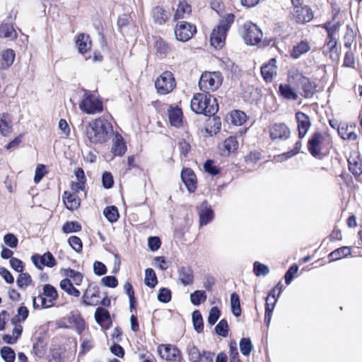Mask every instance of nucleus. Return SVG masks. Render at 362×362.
<instances>
[{
  "label": "nucleus",
  "mask_w": 362,
  "mask_h": 362,
  "mask_svg": "<svg viewBox=\"0 0 362 362\" xmlns=\"http://www.w3.org/2000/svg\"><path fill=\"white\" fill-rule=\"evenodd\" d=\"M170 16L169 12L160 6H156L152 10V16L154 21L160 25L165 23Z\"/></svg>",
  "instance_id": "nucleus-26"
},
{
  "label": "nucleus",
  "mask_w": 362,
  "mask_h": 362,
  "mask_svg": "<svg viewBox=\"0 0 362 362\" xmlns=\"http://www.w3.org/2000/svg\"><path fill=\"white\" fill-rule=\"evenodd\" d=\"M1 356L6 362H14L16 358L14 351L8 346H4L1 349Z\"/></svg>",
  "instance_id": "nucleus-50"
},
{
  "label": "nucleus",
  "mask_w": 362,
  "mask_h": 362,
  "mask_svg": "<svg viewBox=\"0 0 362 362\" xmlns=\"http://www.w3.org/2000/svg\"><path fill=\"white\" fill-rule=\"evenodd\" d=\"M13 130L11 117L8 113L0 114V134L7 136Z\"/></svg>",
  "instance_id": "nucleus-21"
},
{
  "label": "nucleus",
  "mask_w": 362,
  "mask_h": 362,
  "mask_svg": "<svg viewBox=\"0 0 362 362\" xmlns=\"http://www.w3.org/2000/svg\"><path fill=\"white\" fill-rule=\"evenodd\" d=\"M161 241L158 237L151 236L148 239V245L151 251H156L159 249Z\"/></svg>",
  "instance_id": "nucleus-62"
},
{
  "label": "nucleus",
  "mask_w": 362,
  "mask_h": 362,
  "mask_svg": "<svg viewBox=\"0 0 362 362\" xmlns=\"http://www.w3.org/2000/svg\"><path fill=\"white\" fill-rule=\"evenodd\" d=\"M76 44L78 52L81 54L86 52L91 47V41L88 35L80 33L77 35Z\"/></svg>",
  "instance_id": "nucleus-22"
},
{
  "label": "nucleus",
  "mask_w": 362,
  "mask_h": 362,
  "mask_svg": "<svg viewBox=\"0 0 362 362\" xmlns=\"http://www.w3.org/2000/svg\"><path fill=\"white\" fill-rule=\"evenodd\" d=\"M223 81L221 74L219 71L204 72L201 75L199 86L201 90L209 93L216 90Z\"/></svg>",
  "instance_id": "nucleus-5"
},
{
  "label": "nucleus",
  "mask_w": 362,
  "mask_h": 362,
  "mask_svg": "<svg viewBox=\"0 0 362 362\" xmlns=\"http://www.w3.org/2000/svg\"><path fill=\"white\" fill-rule=\"evenodd\" d=\"M327 33V47L329 51H332L337 45V41L335 37L336 32L338 29V26L336 24L331 25V23L328 22L322 25Z\"/></svg>",
  "instance_id": "nucleus-17"
},
{
  "label": "nucleus",
  "mask_w": 362,
  "mask_h": 362,
  "mask_svg": "<svg viewBox=\"0 0 362 362\" xmlns=\"http://www.w3.org/2000/svg\"><path fill=\"white\" fill-rule=\"evenodd\" d=\"M293 16L297 22L306 23L310 21L313 18V13L311 8L307 6L295 7Z\"/></svg>",
  "instance_id": "nucleus-19"
},
{
  "label": "nucleus",
  "mask_w": 362,
  "mask_h": 362,
  "mask_svg": "<svg viewBox=\"0 0 362 362\" xmlns=\"http://www.w3.org/2000/svg\"><path fill=\"white\" fill-rule=\"evenodd\" d=\"M231 121L235 125H242L247 119L246 114L240 110H234L230 114Z\"/></svg>",
  "instance_id": "nucleus-44"
},
{
  "label": "nucleus",
  "mask_w": 362,
  "mask_h": 362,
  "mask_svg": "<svg viewBox=\"0 0 362 362\" xmlns=\"http://www.w3.org/2000/svg\"><path fill=\"white\" fill-rule=\"evenodd\" d=\"M351 254V248L346 246L336 249L329 255V261H337Z\"/></svg>",
  "instance_id": "nucleus-30"
},
{
  "label": "nucleus",
  "mask_w": 362,
  "mask_h": 362,
  "mask_svg": "<svg viewBox=\"0 0 362 362\" xmlns=\"http://www.w3.org/2000/svg\"><path fill=\"white\" fill-rule=\"evenodd\" d=\"M290 136L288 127L284 123H275L270 127V137L272 140H285Z\"/></svg>",
  "instance_id": "nucleus-12"
},
{
  "label": "nucleus",
  "mask_w": 362,
  "mask_h": 362,
  "mask_svg": "<svg viewBox=\"0 0 362 362\" xmlns=\"http://www.w3.org/2000/svg\"><path fill=\"white\" fill-rule=\"evenodd\" d=\"M199 224L201 226H206L214 218V211L208 204L206 201H204L199 211Z\"/></svg>",
  "instance_id": "nucleus-14"
},
{
  "label": "nucleus",
  "mask_w": 362,
  "mask_h": 362,
  "mask_svg": "<svg viewBox=\"0 0 362 362\" xmlns=\"http://www.w3.org/2000/svg\"><path fill=\"white\" fill-rule=\"evenodd\" d=\"M205 171L211 175H216L219 173L218 169L214 164V161L211 160H207L204 165Z\"/></svg>",
  "instance_id": "nucleus-63"
},
{
  "label": "nucleus",
  "mask_w": 362,
  "mask_h": 362,
  "mask_svg": "<svg viewBox=\"0 0 362 362\" xmlns=\"http://www.w3.org/2000/svg\"><path fill=\"white\" fill-rule=\"evenodd\" d=\"M181 178L189 192H194L197 189V177L194 171L189 168H183Z\"/></svg>",
  "instance_id": "nucleus-11"
},
{
  "label": "nucleus",
  "mask_w": 362,
  "mask_h": 362,
  "mask_svg": "<svg viewBox=\"0 0 362 362\" xmlns=\"http://www.w3.org/2000/svg\"><path fill=\"white\" fill-rule=\"evenodd\" d=\"M103 186L105 189H110L113 186L114 180L112 174L109 172H104L102 176Z\"/></svg>",
  "instance_id": "nucleus-59"
},
{
  "label": "nucleus",
  "mask_w": 362,
  "mask_h": 362,
  "mask_svg": "<svg viewBox=\"0 0 362 362\" xmlns=\"http://www.w3.org/2000/svg\"><path fill=\"white\" fill-rule=\"evenodd\" d=\"M79 107L87 114L99 113L103 110V101L95 93L85 90Z\"/></svg>",
  "instance_id": "nucleus-4"
},
{
  "label": "nucleus",
  "mask_w": 362,
  "mask_h": 362,
  "mask_svg": "<svg viewBox=\"0 0 362 362\" xmlns=\"http://www.w3.org/2000/svg\"><path fill=\"white\" fill-rule=\"evenodd\" d=\"M217 334L226 337L228 334V325L226 319H222L215 327Z\"/></svg>",
  "instance_id": "nucleus-49"
},
{
  "label": "nucleus",
  "mask_w": 362,
  "mask_h": 362,
  "mask_svg": "<svg viewBox=\"0 0 362 362\" xmlns=\"http://www.w3.org/2000/svg\"><path fill=\"white\" fill-rule=\"evenodd\" d=\"M158 352L160 357L170 362H182L180 351L171 344H160L158 347Z\"/></svg>",
  "instance_id": "nucleus-8"
},
{
  "label": "nucleus",
  "mask_w": 362,
  "mask_h": 362,
  "mask_svg": "<svg viewBox=\"0 0 362 362\" xmlns=\"http://www.w3.org/2000/svg\"><path fill=\"white\" fill-rule=\"evenodd\" d=\"M241 36L248 45H256L260 42L263 33L259 27L251 22L244 24Z\"/></svg>",
  "instance_id": "nucleus-6"
},
{
  "label": "nucleus",
  "mask_w": 362,
  "mask_h": 362,
  "mask_svg": "<svg viewBox=\"0 0 362 362\" xmlns=\"http://www.w3.org/2000/svg\"><path fill=\"white\" fill-rule=\"evenodd\" d=\"M253 272L257 276H265L269 273V268L268 266L256 261L253 264Z\"/></svg>",
  "instance_id": "nucleus-45"
},
{
  "label": "nucleus",
  "mask_w": 362,
  "mask_h": 362,
  "mask_svg": "<svg viewBox=\"0 0 362 362\" xmlns=\"http://www.w3.org/2000/svg\"><path fill=\"white\" fill-rule=\"evenodd\" d=\"M42 294L52 305H54V301L58 298L57 291L51 284L44 285Z\"/></svg>",
  "instance_id": "nucleus-31"
},
{
  "label": "nucleus",
  "mask_w": 362,
  "mask_h": 362,
  "mask_svg": "<svg viewBox=\"0 0 362 362\" xmlns=\"http://www.w3.org/2000/svg\"><path fill=\"white\" fill-rule=\"evenodd\" d=\"M63 200L69 209L73 210L77 209L80 206V199L75 193L71 194L64 192Z\"/></svg>",
  "instance_id": "nucleus-27"
},
{
  "label": "nucleus",
  "mask_w": 362,
  "mask_h": 362,
  "mask_svg": "<svg viewBox=\"0 0 362 362\" xmlns=\"http://www.w3.org/2000/svg\"><path fill=\"white\" fill-rule=\"evenodd\" d=\"M33 306L34 309L42 310L45 308H49L53 305L48 302L46 297L42 295H39L37 297H34L33 299Z\"/></svg>",
  "instance_id": "nucleus-33"
},
{
  "label": "nucleus",
  "mask_w": 362,
  "mask_h": 362,
  "mask_svg": "<svg viewBox=\"0 0 362 362\" xmlns=\"http://www.w3.org/2000/svg\"><path fill=\"white\" fill-rule=\"evenodd\" d=\"M32 282V279L28 273L21 272L19 274L16 283L20 288H25Z\"/></svg>",
  "instance_id": "nucleus-47"
},
{
  "label": "nucleus",
  "mask_w": 362,
  "mask_h": 362,
  "mask_svg": "<svg viewBox=\"0 0 362 362\" xmlns=\"http://www.w3.org/2000/svg\"><path fill=\"white\" fill-rule=\"evenodd\" d=\"M105 218L111 223L116 222L119 217L117 208L115 206H107L103 211Z\"/></svg>",
  "instance_id": "nucleus-40"
},
{
  "label": "nucleus",
  "mask_w": 362,
  "mask_h": 362,
  "mask_svg": "<svg viewBox=\"0 0 362 362\" xmlns=\"http://www.w3.org/2000/svg\"><path fill=\"white\" fill-rule=\"evenodd\" d=\"M189 360L191 362H202V356L199 349L194 344H189L187 348Z\"/></svg>",
  "instance_id": "nucleus-39"
},
{
  "label": "nucleus",
  "mask_w": 362,
  "mask_h": 362,
  "mask_svg": "<svg viewBox=\"0 0 362 362\" xmlns=\"http://www.w3.org/2000/svg\"><path fill=\"white\" fill-rule=\"evenodd\" d=\"M221 316V311L217 307H212L209 311L207 322L209 325H214Z\"/></svg>",
  "instance_id": "nucleus-56"
},
{
  "label": "nucleus",
  "mask_w": 362,
  "mask_h": 362,
  "mask_svg": "<svg viewBox=\"0 0 362 362\" xmlns=\"http://www.w3.org/2000/svg\"><path fill=\"white\" fill-rule=\"evenodd\" d=\"M252 344L250 338H242L240 341V350L243 355L248 356L252 351Z\"/></svg>",
  "instance_id": "nucleus-48"
},
{
  "label": "nucleus",
  "mask_w": 362,
  "mask_h": 362,
  "mask_svg": "<svg viewBox=\"0 0 362 362\" xmlns=\"http://www.w3.org/2000/svg\"><path fill=\"white\" fill-rule=\"evenodd\" d=\"M192 111L198 114L211 117L214 115L218 110L217 100L209 93H197L191 100Z\"/></svg>",
  "instance_id": "nucleus-2"
},
{
  "label": "nucleus",
  "mask_w": 362,
  "mask_h": 362,
  "mask_svg": "<svg viewBox=\"0 0 362 362\" xmlns=\"http://www.w3.org/2000/svg\"><path fill=\"white\" fill-rule=\"evenodd\" d=\"M113 135L115 136L112 141L111 152L115 156H122L127 150V145L121 134L115 133Z\"/></svg>",
  "instance_id": "nucleus-15"
},
{
  "label": "nucleus",
  "mask_w": 362,
  "mask_h": 362,
  "mask_svg": "<svg viewBox=\"0 0 362 362\" xmlns=\"http://www.w3.org/2000/svg\"><path fill=\"white\" fill-rule=\"evenodd\" d=\"M113 134L112 124L105 117L92 120L86 128V138L91 145H102L108 141Z\"/></svg>",
  "instance_id": "nucleus-1"
},
{
  "label": "nucleus",
  "mask_w": 362,
  "mask_h": 362,
  "mask_svg": "<svg viewBox=\"0 0 362 362\" xmlns=\"http://www.w3.org/2000/svg\"><path fill=\"white\" fill-rule=\"evenodd\" d=\"M60 288L70 296L78 297L81 294L78 289L73 286V283L69 279H64L60 281Z\"/></svg>",
  "instance_id": "nucleus-28"
},
{
  "label": "nucleus",
  "mask_w": 362,
  "mask_h": 362,
  "mask_svg": "<svg viewBox=\"0 0 362 362\" xmlns=\"http://www.w3.org/2000/svg\"><path fill=\"white\" fill-rule=\"evenodd\" d=\"M276 59L272 58L261 67V74L266 82H271L273 80L274 75L276 72Z\"/></svg>",
  "instance_id": "nucleus-20"
},
{
  "label": "nucleus",
  "mask_w": 362,
  "mask_h": 362,
  "mask_svg": "<svg viewBox=\"0 0 362 362\" xmlns=\"http://www.w3.org/2000/svg\"><path fill=\"white\" fill-rule=\"evenodd\" d=\"M178 149L181 159L186 158L191 150L190 144L185 139H182L178 142Z\"/></svg>",
  "instance_id": "nucleus-55"
},
{
  "label": "nucleus",
  "mask_w": 362,
  "mask_h": 362,
  "mask_svg": "<svg viewBox=\"0 0 362 362\" xmlns=\"http://www.w3.org/2000/svg\"><path fill=\"white\" fill-rule=\"evenodd\" d=\"M155 48L158 54L160 57L165 56L170 50V47L167 42L159 38L155 42Z\"/></svg>",
  "instance_id": "nucleus-41"
},
{
  "label": "nucleus",
  "mask_w": 362,
  "mask_h": 362,
  "mask_svg": "<svg viewBox=\"0 0 362 362\" xmlns=\"http://www.w3.org/2000/svg\"><path fill=\"white\" fill-rule=\"evenodd\" d=\"M337 132L340 137L344 140L354 141L357 139V134L353 131H349V126L346 124L337 125Z\"/></svg>",
  "instance_id": "nucleus-29"
},
{
  "label": "nucleus",
  "mask_w": 362,
  "mask_h": 362,
  "mask_svg": "<svg viewBox=\"0 0 362 362\" xmlns=\"http://www.w3.org/2000/svg\"><path fill=\"white\" fill-rule=\"evenodd\" d=\"M178 279L184 286L194 284V276L192 269L189 266H181L178 268Z\"/></svg>",
  "instance_id": "nucleus-13"
},
{
  "label": "nucleus",
  "mask_w": 362,
  "mask_h": 362,
  "mask_svg": "<svg viewBox=\"0 0 362 362\" xmlns=\"http://www.w3.org/2000/svg\"><path fill=\"white\" fill-rule=\"evenodd\" d=\"M298 266L296 264H293L289 267V269L287 270L284 275L285 283L287 285H289L292 282L293 277L295 274L298 272Z\"/></svg>",
  "instance_id": "nucleus-57"
},
{
  "label": "nucleus",
  "mask_w": 362,
  "mask_h": 362,
  "mask_svg": "<svg viewBox=\"0 0 362 362\" xmlns=\"http://www.w3.org/2000/svg\"><path fill=\"white\" fill-rule=\"evenodd\" d=\"M0 37L5 38H15L16 37V32L13 25L10 23H6L0 25Z\"/></svg>",
  "instance_id": "nucleus-35"
},
{
  "label": "nucleus",
  "mask_w": 362,
  "mask_h": 362,
  "mask_svg": "<svg viewBox=\"0 0 362 362\" xmlns=\"http://www.w3.org/2000/svg\"><path fill=\"white\" fill-rule=\"evenodd\" d=\"M192 322L194 329L200 333L204 329L203 318L201 313L199 310H194L192 313Z\"/></svg>",
  "instance_id": "nucleus-42"
},
{
  "label": "nucleus",
  "mask_w": 362,
  "mask_h": 362,
  "mask_svg": "<svg viewBox=\"0 0 362 362\" xmlns=\"http://www.w3.org/2000/svg\"><path fill=\"white\" fill-rule=\"evenodd\" d=\"M10 265L11 268L18 272H22L24 269L23 262L16 258V257H11V259L9 261Z\"/></svg>",
  "instance_id": "nucleus-64"
},
{
  "label": "nucleus",
  "mask_w": 362,
  "mask_h": 362,
  "mask_svg": "<svg viewBox=\"0 0 362 362\" xmlns=\"http://www.w3.org/2000/svg\"><path fill=\"white\" fill-rule=\"evenodd\" d=\"M224 148L228 153L236 151L238 148V142L236 137L230 136L224 141Z\"/></svg>",
  "instance_id": "nucleus-51"
},
{
  "label": "nucleus",
  "mask_w": 362,
  "mask_h": 362,
  "mask_svg": "<svg viewBox=\"0 0 362 362\" xmlns=\"http://www.w3.org/2000/svg\"><path fill=\"white\" fill-rule=\"evenodd\" d=\"M235 16L228 13L219 22L218 25L214 28L210 35L211 46L216 49H221L225 45L227 33L234 22Z\"/></svg>",
  "instance_id": "nucleus-3"
},
{
  "label": "nucleus",
  "mask_w": 362,
  "mask_h": 362,
  "mask_svg": "<svg viewBox=\"0 0 362 362\" xmlns=\"http://www.w3.org/2000/svg\"><path fill=\"white\" fill-rule=\"evenodd\" d=\"M68 243L71 247V248L75 250L76 252H80L83 248V243L81 240L75 235H72L69 237L68 239Z\"/></svg>",
  "instance_id": "nucleus-52"
},
{
  "label": "nucleus",
  "mask_w": 362,
  "mask_h": 362,
  "mask_svg": "<svg viewBox=\"0 0 362 362\" xmlns=\"http://www.w3.org/2000/svg\"><path fill=\"white\" fill-rule=\"evenodd\" d=\"M169 122L172 126L179 127L182 123V112L181 109L178 107H170L168 109Z\"/></svg>",
  "instance_id": "nucleus-23"
},
{
  "label": "nucleus",
  "mask_w": 362,
  "mask_h": 362,
  "mask_svg": "<svg viewBox=\"0 0 362 362\" xmlns=\"http://www.w3.org/2000/svg\"><path fill=\"white\" fill-rule=\"evenodd\" d=\"M310 46L307 42L302 41L296 46H294L291 52V56L293 59H298L301 54L307 52Z\"/></svg>",
  "instance_id": "nucleus-36"
},
{
  "label": "nucleus",
  "mask_w": 362,
  "mask_h": 362,
  "mask_svg": "<svg viewBox=\"0 0 362 362\" xmlns=\"http://www.w3.org/2000/svg\"><path fill=\"white\" fill-rule=\"evenodd\" d=\"M145 284L150 287L154 288L158 284V279L155 271L151 268H148L145 271Z\"/></svg>",
  "instance_id": "nucleus-37"
},
{
  "label": "nucleus",
  "mask_w": 362,
  "mask_h": 362,
  "mask_svg": "<svg viewBox=\"0 0 362 362\" xmlns=\"http://www.w3.org/2000/svg\"><path fill=\"white\" fill-rule=\"evenodd\" d=\"M281 96L288 100H296L298 98L297 93L287 84H280L279 87Z\"/></svg>",
  "instance_id": "nucleus-32"
},
{
  "label": "nucleus",
  "mask_w": 362,
  "mask_h": 362,
  "mask_svg": "<svg viewBox=\"0 0 362 362\" xmlns=\"http://www.w3.org/2000/svg\"><path fill=\"white\" fill-rule=\"evenodd\" d=\"M206 298V292L202 290H197L190 294V301L195 306H198L202 302H204Z\"/></svg>",
  "instance_id": "nucleus-38"
},
{
  "label": "nucleus",
  "mask_w": 362,
  "mask_h": 362,
  "mask_svg": "<svg viewBox=\"0 0 362 362\" xmlns=\"http://www.w3.org/2000/svg\"><path fill=\"white\" fill-rule=\"evenodd\" d=\"M81 230V225L77 221H67L62 226L64 233H76Z\"/></svg>",
  "instance_id": "nucleus-46"
},
{
  "label": "nucleus",
  "mask_w": 362,
  "mask_h": 362,
  "mask_svg": "<svg viewBox=\"0 0 362 362\" xmlns=\"http://www.w3.org/2000/svg\"><path fill=\"white\" fill-rule=\"evenodd\" d=\"M176 83L173 74L170 71H165L156 81L155 86L160 94H167L171 92L175 87Z\"/></svg>",
  "instance_id": "nucleus-7"
},
{
  "label": "nucleus",
  "mask_w": 362,
  "mask_h": 362,
  "mask_svg": "<svg viewBox=\"0 0 362 362\" xmlns=\"http://www.w3.org/2000/svg\"><path fill=\"white\" fill-rule=\"evenodd\" d=\"M230 308L233 315L239 317L241 315L240 300L238 293H233L230 294Z\"/></svg>",
  "instance_id": "nucleus-34"
},
{
  "label": "nucleus",
  "mask_w": 362,
  "mask_h": 362,
  "mask_svg": "<svg viewBox=\"0 0 362 362\" xmlns=\"http://www.w3.org/2000/svg\"><path fill=\"white\" fill-rule=\"evenodd\" d=\"M349 170L355 175L360 176L362 174L361 163L356 158L350 157L348 159Z\"/></svg>",
  "instance_id": "nucleus-43"
},
{
  "label": "nucleus",
  "mask_w": 362,
  "mask_h": 362,
  "mask_svg": "<svg viewBox=\"0 0 362 362\" xmlns=\"http://www.w3.org/2000/svg\"><path fill=\"white\" fill-rule=\"evenodd\" d=\"M296 119L298 123L299 137L303 138L310 127V119L305 114L301 112H296Z\"/></svg>",
  "instance_id": "nucleus-18"
},
{
  "label": "nucleus",
  "mask_w": 362,
  "mask_h": 362,
  "mask_svg": "<svg viewBox=\"0 0 362 362\" xmlns=\"http://www.w3.org/2000/svg\"><path fill=\"white\" fill-rule=\"evenodd\" d=\"M192 12L191 6L185 1H180L177 5L175 13L174 15V20L185 18L187 16L189 15Z\"/></svg>",
  "instance_id": "nucleus-25"
},
{
  "label": "nucleus",
  "mask_w": 362,
  "mask_h": 362,
  "mask_svg": "<svg viewBox=\"0 0 362 362\" xmlns=\"http://www.w3.org/2000/svg\"><path fill=\"white\" fill-rule=\"evenodd\" d=\"M102 284L110 288H115L118 285V281L114 276H106L101 279Z\"/></svg>",
  "instance_id": "nucleus-61"
},
{
  "label": "nucleus",
  "mask_w": 362,
  "mask_h": 362,
  "mask_svg": "<svg viewBox=\"0 0 362 362\" xmlns=\"http://www.w3.org/2000/svg\"><path fill=\"white\" fill-rule=\"evenodd\" d=\"M4 242L7 246L15 248L18 246V240L13 233H7L4 237Z\"/></svg>",
  "instance_id": "nucleus-58"
},
{
  "label": "nucleus",
  "mask_w": 362,
  "mask_h": 362,
  "mask_svg": "<svg viewBox=\"0 0 362 362\" xmlns=\"http://www.w3.org/2000/svg\"><path fill=\"white\" fill-rule=\"evenodd\" d=\"M31 260L38 269H42L45 266L52 268L56 265V259L50 252H47L43 255L35 254Z\"/></svg>",
  "instance_id": "nucleus-10"
},
{
  "label": "nucleus",
  "mask_w": 362,
  "mask_h": 362,
  "mask_svg": "<svg viewBox=\"0 0 362 362\" xmlns=\"http://www.w3.org/2000/svg\"><path fill=\"white\" fill-rule=\"evenodd\" d=\"M196 32V27L185 21L178 23L175 29L177 40L182 42L189 40Z\"/></svg>",
  "instance_id": "nucleus-9"
},
{
  "label": "nucleus",
  "mask_w": 362,
  "mask_h": 362,
  "mask_svg": "<svg viewBox=\"0 0 362 362\" xmlns=\"http://www.w3.org/2000/svg\"><path fill=\"white\" fill-rule=\"evenodd\" d=\"M308 147L310 153L315 158L317 157V132L313 134L312 138L309 140Z\"/></svg>",
  "instance_id": "nucleus-60"
},
{
  "label": "nucleus",
  "mask_w": 362,
  "mask_h": 362,
  "mask_svg": "<svg viewBox=\"0 0 362 362\" xmlns=\"http://www.w3.org/2000/svg\"><path fill=\"white\" fill-rule=\"evenodd\" d=\"M172 293L169 288H161L159 290L158 294V300L164 303H167L171 300Z\"/></svg>",
  "instance_id": "nucleus-53"
},
{
  "label": "nucleus",
  "mask_w": 362,
  "mask_h": 362,
  "mask_svg": "<svg viewBox=\"0 0 362 362\" xmlns=\"http://www.w3.org/2000/svg\"><path fill=\"white\" fill-rule=\"evenodd\" d=\"M15 59V53L12 49H8L2 54V59L4 61V66H10Z\"/></svg>",
  "instance_id": "nucleus-54"
},
{
  "label": "nucleus",
  "mask_w": 362,
  "mask_h": 362,
  "mask_svg": "<svg viewBox=\"0 0 362 362\" xmlns=\"http://www.w3.org/2000/svg\"><path fill=\"white\" fill-rule=\"evenodd\" d=\"M95 319L97 323L105 329H108L112 323L109 311L101 307L96 308Z\"/></svg>",
  "instance_id": "nucleus-16"
},
{
  "label": "nucleus",
  "mask_w": 362,
  "mask_h": 362,
  "mask_svg": "<svg viewBox=\"0 0 362 362\" xmlns=\"http://www.w3.org/2000/svg\"><path fill=\"white\" fill-rule=\"evenodd\" d=\"M299 80H300L304 97H312L315 93L316 88L315 83L310 81L309 78L302 76L301 75H299Z\"/></svg>",
  "instance_id": "nucleus-24"
}]
</instances>
